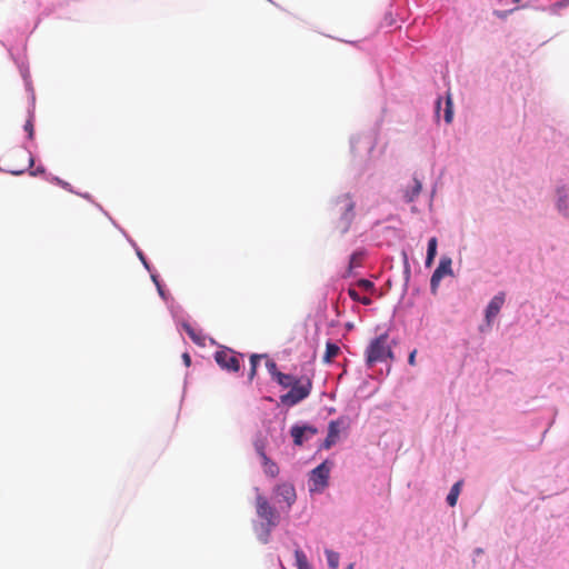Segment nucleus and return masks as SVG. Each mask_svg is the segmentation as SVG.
Wrapping results in <instances>:
<instances>
[{"mask_svg": "<svg viewBox=\"0 0 569 569\" xmlns=\"http://www.w3.org/2000/svg\"><path fill=\"white\" fill-rule=\"evenodd\" d=\"M355 202L349 194H342L331 202L329 216L335 231L346 233L355 219Z\"/></svg>", "mask_w": 569, "mask_h": 569, "instance_id": "f257e3e1", "label": "nucleus"}, {"mask_svg": "<svg viewBox=\"0 0 569 569\" xmlns=\"http://www.w3.org/2000/svg\"><path fill=\"white\" fill-rule=\"evenodd\" d=\"M393 360V352L389 342V336L382 333L372 339L366 349V363L373 367L376 363Z\"/></svg>", "mask_w": 569, "mask_h": 569, "instance_id": "f03ea898", "label": "nucleus"}, {"mask_svg": "<svg viewBox=\"0 0 569 569\" xmlns=\"http://www.w3.org/2000/svg\"><path fill=\"white\" fill-rule=\"evenodd\" d=\"M256 512L257 516L263 520L262 528L264 537L261 538V541L266 543L268 542L271 530L279 525L280 515L262 495H257L256 497Z\"/></svg>", "mask_w": 569, "mask_h": 569, "instance_id": "7ed1b4c3", "label": "nucleus"}, {"mask_svg": "<svg viewBox=\"0 0 569 569\" xmlns=\"http://www.w3.org/2000/svg\"><path fill=\"white\" fill-rule=\"evenodd\" d=\"M312 390V381L308 377H301L291 386L290 391L280 397V401L284 406H296L307 397Z\"/></svg>", "mask_w": 569, "mask_h": 569, "instance_id": "20e7f679", "label": "nucleus"}, {"mask_svg": "<svg viewBox=\"0 0 569 569\" xmlns=\"http://www.w3.org/2000/svg\"><path fill=\"white\" fill-rule=\"evenodd\" d=\"M273 495L277 502L284 503L287 509H290L297 500L295 486L290 482L278 483L273 488Z\"/></svg>", "mask_w": 569, "mask_h": 569, "instance_id": "39448f33", "label": "nucleus"}, {"mask_svg": "<svg viewBox=\"0 0 569 569\" xmlns=\"http://www.w3.org/2000/svg\"><path fill=\"white\" fill-rule=\"evenodd\" d=\"M214 360L222 368L233 372L240 369L238 356L231 349L219 350L214 353Z\"/></svg>", "mask_w": 569, "mask_h": 569, "instance_id": "423d86ee", "label": "nucleus"}, {"mask_svg": "<svg viewBox=\"0 0 569 569\" xmlns=\"http://www.w3.org/2000/svg\"><path fill=\"white\" fill-rule=\"evenodd\" d=\"M330 475V467L327 461L316 467L310 475V481L313 485L312 491L321 490L328 486V479Z\"/></svg>", "mask_w": 569, "mask_h": 569, "instance_id": "0eeeda50", "label": "nucleus"}, {"mask_svg": "<svg viewBox=\"0 0 569 569\" xmlns=\"http://www.w3.org/2000/svg\"><path fill=\"white\" fill-rule=\"evenodd\" d=\"M291 437L296 446H301L305 441L318 433L317 428L312 426H292L290 430Z\"/></svg>", "mask_w": 569, "mask_h": 569, "instance_id": "6e6552de", "label": "nucleus"}, {"mask_svg": "<svg viewBox=\"0 0 569 569\" xmlns=\"http://www.w3.org/2000/svg\"><path fill=\"white\" fill-rule=\"evenodd\" d=\"M505 292H499L488 303L485 313L486 322L488 326H491L493 319L499 315L502 306L505 305Z\"/></svg>", "mask_w": 569, "mask_h": 569, "instance_id": "1a4fd4ad", "label": "nucleus"}, {"mask_svg": "<svg viewBox=\"0 0 569 569\" xmlns=\"http://www.w3.org/2000/svg\"><path fill=\"white\" fill-rule=\"evenodd\" d=\"M451 273V260L445 258L440 260L439 266L433 271L430 280L431 291L435 293L440 284L441 279Z\"/></svg>", "mask_w": 569, "mask_h": 569, "instance_id": "9d476101", "label": "nucleus"}, {"mask_svg": "<svg viewBox=\"0 0 569 569\" xmlns=\"http://www.w3.org/2000/svg\"><path fill=\"white\" fill-rule=\"evenodd\" d=\"M343 425L345 420L342 418L329 422L328 435L323 442L326 449L331 448L338 441Z\"/></svg>", "mask_w": 569, "mask_h": 569, "instance_id": "9b49d317", "label": "nucleus"}, {"mask_svg": "<svg viewBox=\"0 0 569 569\" xmlns=\"http://www.w3.org/2000/svg\"><path fill=\"white\" fill-rule=\"evenodd\" d=\"M558 199H557V207L558 210L563 216H569V187H560L557 190Z\"/></svg>", "mask_w": 569, "mask_h": 569, "instance_id": "f8f14e48", "label": "nucleus"}, {"mask_svg": "<svg viewBox=\"0 0 569 569\" xmlns=\"http://www.w3.org/2000/svg\"><path fill=\"white\" fill-rule=\"evenodd\" d=\"M260 457L263 462L264 473L271 478H276L280 471L278 465L270 460L263 451H260Z\"/></svg>", "mask_w": 569, "mask_h": 569, "instance_id": "ddd939ff", "label": "nucleus"}, {"mask_svg": "<svg viewBox=\"0 0 569 569\" xmlns=\"http://www.w3.org/2000/svg\"><path fill=\"white\" fill-rule=\"evenodd\" d=\"M461 486H462V481H458L451 487V489L447 496V502L450 507L456 506L458 497L461 491Z\"/></svg>", "mask_w": 569, "mask_h": 569, "instance_id": "4468645a", "label": "nucleus"}, {"mask_svg": "<svg viewBox=\"0 0 569 569\" xmlns=\"http://www.w3.org/2000/svg\"><path fill=\"white\" fill-rule=\"evenodd\" d=\"M340 352V348L332 342H327L323 361L330 363Z\"/></svg>", "mask_w": 569, "mask_h": 569, "instance_id": "2eb2a0df", "label": "nucleus"}, {"mask_svg": "<svg viewBox=\"0 0 569 569\" xmlns=\"http://www.w3.org/2000/svg\"><path fill=\"white\" fill-rule=\"evenodd\" d=\"M421 189H422L421 182L417 178H413L412 187L410 188V190L406 191V194H405L406 200L408 202L413 201L419 196Z\"/></svg>", "mask_w": 569, "mask_h": 569, "instance_id": "dca6fc26", "label": "nucleus"}, {"mask_svg": "<svg viewBox=\"0 0 569 569\" xmlns=\"http://www.w3.org/2000/svg\"><path fill=\"white\" fill-rule=\"evenodd\" d=\"M299 378L292 376V375H287V373H277V379L276 381L283 388H288V387H291L295 381H297Z\"/></svg>", "mask_w": 569, "mask_h": 569, "instance_id": "f3484780", "label": "nucleus"}, {"mask_svg": "<svg viewBox=\"0 0 569 569\" xmlns=\"http://www.w3.org/2000/svg\"><path fill=\"white\" fill-rule=\"evenodd\" d=\"M348 295L349 297L353 300V301H357V302H360L365 306H369L371 305L372 300L370 297H361L359 295V292L355 289V288H349L348 289Z\"/></svg>", "mask_w": 569, "mask_h": 569, "instance_id": "a211bd4d", "label": "nucleus"}, {"mask_svg": "<svg viewBox=\"0 0 569 569\" xmlns=\"http://www.w3.org/2000/svg\"><path fill=\"white\" fill-rule=\"evenodd\" d=\"M443 119L447 123H451L453 119V108L451 96L448 93L446 99V108L443 110Z\"/></svg>", "mask_w": 569, "mask_h": 569, "instance_id": "6ab92c4d", "label": "nucleus"}, {"mask_svg": "<svg viewBox=\"0 0 569 569\" xmlns=\"http://www.w3.org/2000/svg\"><path fill=\"white\" fill-rule=\"evenodd\" d=\"M295 558H296V563H297L298 569H309L310 568L307 557L302 550L297 549L295 551Z\"/></svg>", "mask_w": 569, "mask_h": 569, "instance_id": "aec40b11", "label": "nucleus"}, {"mask_svg": "<svg viewBox=\"0 0 569 569\" xmlns=\"http://www.w3.org/2000/svg\"><path fill=\"white\" fill-rule=\"evenodd\" d=\"M326 556H327L328 566L331 569H337L339 567V553L327 549Z\"/></svg>", "mask_w": 569, "mask_h": 569, "instance_id": "412c9836", "label": "nucleus"}, {"mask_svg": "<svg viewBox=\"0 0 569 569\" xmlns=\"http://www.w3.org/2000/svg\"><path fill=\"white\" fill-rule=\"evenodd\" d=\"M264 356H261V355H252L250 357V373H249V378L250 379H253V377L256 376V372H257V367H258V361L263 358Z\"/></svg>", "mask_w": 569, "mask_h": 569, "instance_id": "4be33fe9", "label": "nucleus"}, {"mask_svg": "<svg viewBox=\"0 0 569 569\" xmlns=\"http://www.w3.org/2000/svg\"><path fill=\"white\" fill-rule=\"evenodd\" d=\"M266 367H267L269 373L276 380L277 379V373H280V371L278 370L277 363L273 360L268 359L267 362H266Z\"/></svg>", "mask_w": 569, "mask_h": 569, "instance_id": "5701e85b", "label": "nucleus"}, {"mask_svg": "<svg viewBox=\"0 0 569 569\" xmlns=\"http://www.w3.org/2000/svg\"><path fill=\"white\" fill-rule=\"evenodd\" d=\"M357 286L366 291H372L375 289L373 282L367 279H361L357 282Z\"/></svg>", "mask_w": 569, "mask_h": 569, "instance_id": "b1692460", "label": "nucleus"}, {"mask_svg": "<svg viewBox=\"0 0 569 569\" xmlns=\"http://www.w3.org/2000/svg\"><path fill=\"white\" fill-rule=\"evenodd\" d=\"M24 130L28 132V137L29 139H32L33 138V134H34V129H33V122H32V119H28L26 124H24Z\"/></svg>", "mask_w": 569, "mask_h": 569, "instance_id": "393cba45", "label": "nucleus"}, {"mask_svg": "<svg viewBox=\"0 0 569 569\" xmlns=\"http://www.w3.org/2000/svg\"><path fill=\"white\" fill-rule=\"evenodd\" d=\"M518 7L511 8L509 10H495L493 14L500 19H505L508 16V13L513 12Z\"/></svg>", "mask_w": 569, "mask_h": 569, "instance_id": "a878e982", "label": "nucleus"}, {"mask_svg": "<svg viewBox=\"0 0 569 569\" xmlns=\"http://www.w3.org/2000/svg\"><path fill=\"white\" fill-rule=\"evenodd\" d=\"M416 356H417V350H412L408 357V362L410 366H415L416 365Z\"/></svg>", "mask_w": 569, "mask_h": 569, "instance_id": "bb28decb", "label": "nucleus"}, {"mask_svg": "<svg viewBox=\"0 0 569 569\" xmlns=\"http://www.w3.org/2000/svg\"><path fill=\"white\" fill-rule=\"evenodd\" d=\"M437 246H438V241H437V238L436 237H432L429 239L428 241V247L427 249H437Z\"/></svg>", "mask_w": 569, "mask_h": 569, "instance_id": "cd10ccee", "label": "nucleus"}, {"mask_svg": "<svg viewBox=\"0 0 569 569\" xmlns=\"http://www.w3.org/2000/svg\"><path fill=\"white\" fill-rule=\"evenodd\" d=\"M427 252H428L427 263L430 264L432 259L435 258L437 251H427Z\"/></svg>", "mask_w": 569, "mask_h": 569, "instance_id": "c85d7f7f", "label": "nucleus"}, {"mask_svg": "<svg viewBox=\"0 0 569 569\" xmlns=\"http://www.w3.org/2000/svg\"><path fill=\"white\" fill-rule=\"evenodd\" d=\"M187 332L189 333L190 338L193 341H197L196 335H194L193 330L189 326H187Z\"/></svg>", "mask_w": 569, "mask_h": 569, "instance_id": "c756f323", "label": "nucleus"}, {"mask_svg": "<svg viewBox=\"0 0 569 569\" xmlns=\"http://www.w3.org/2000/svg\"><path fill=\"white\" fill-rule=\"evenodd\" d=\"M440 107H441V98H439L437 100V103H436V113H437V117L440 116Z\"/></svg>", "mask_w": 569, "mask_h": 569, "instance_id": "7c9ffc66", "label": "nucleus"}, {"mask_svg": "<svg viewBox=\"0 0 569 569\" xmlns=\"http://www.w3.org/2000/svg\"><path fill=\"white\" fill-rule=\"evenodd\" d=\"M24 171H26V168H23V169H12V170H10V172H11L12 174H16V176H18V174H22Z\"/></svg>", "mask_w": 569, "mask_h": 569, "instance_id": "2f4dec72", "label": "nucleus"}, {"mask_svg": "<svg viewBox=\"0 0 569 569\" xmlns=\"http://www.w3.org/2000/svg\"><path fill=\"white\" fill-rule=\"evenodd\" d=\"M182 358H183L184 363L187 366H190V362H191L190 356L188 353H183Z\"/></svg>", "mask_w": 569, "mask_h": 569, "instance_id": "473e14b6", "label": "nucleus"}, {"mask_svg": "<svg viewBox=\"0 0 569 569\" xmlns=\"http://www.w3.org/2000/svg\"><path fill=\"white\" fill-rule=\"evenodd\" d=\"M27 161H28V167H31L33 164V158L30 153L28 154Z\"/></svg>", "mask_w": 569, "mask_h": 569, "instance_id": "72a5a7b5", "label": "nucleus"}, {"mask_svg": "<svg viewBox=\"0 0 569 569\" xmlns=\"http://www.w3.org/2000/svg\"><path fill=\"white\" fill-rule=\"evenodd\" d=\"M137 254L139 256V258L141 259V261L146 264V260H144V258H143V256H142V251H141V250H138V251H137Z\"/></svg>", "mask_w": 569, "mask_h": 569, "instance_id": "f704fd0d", "label": "nucleus"}, {"mask_svg": "<svg viewBox=\"0 0 569 569\" xmlns=\"http://www.w3.org/2000/svg\"><path fill=\"white\" fill-rule=\"evenodd\" d=\"M520 0H511L512 3L517 4Z\"/></svg>", "mask_w": 569, "mask_h": 569, "instance_id": "c9c22d12", "label": "nucleus"}, {"mask_svg": "<svg viewBox=\"0 0 569 569\" xmlns=\"http://www.w3.org/2000/svg\"><path fill=\"white\" fill-rule=\"evenodd\" d=\"M346 569H353V565H352V563H351V565H349V567H348V568H346Z\"/></svg>", "mask_w": 569, "mask_h": 569, "instance_id": "e433bc0d", "label": "nucleus"}]
</instances>
